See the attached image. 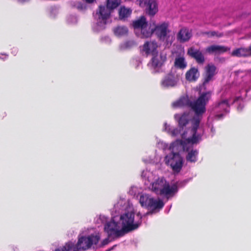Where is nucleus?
I'll return each instance as SVG.
<instances>
[{
  "label": "nucleus",
  "instance_id": "9b49d317",
  "mask_svg": "<svg viewBox=\"0 0 251 251\" xmlns=\"http://www.w3.org/2000/svg\"><path fill=\"white\" fill-rule=\"evenodd\" d=\"M178 78L175 74L170 73L167 74L162 79L161 85L164 88L175 87L177 83Z\"/></svg>",
  "mask_w": 251,
  "mask_h": 251
},
{
  "label": "nucleus",
  "instance_id": "f8f14e48",
  "mask_svg": "<svg viewBox=\"0 0 251 251\" xmlns=\"http://www.w3.org/2000/svg\"><path fill=\"white\" fill-rule=\"evenodd\" d=\"M187 54L191 58L194 59L196 62L199 64H203L205 61L204 56L199 49L191 47L187 50Z\"/></svg>",
  "mask_w": 251,
  "mask_h": 251
},
{
  "label": "nucleus",
  "instance_id": "f257e3e1",
  "mask_svg": "<svg viewBox=\"0 0 251 251\" xmlns=\"http://www.w3.org/2000/svg\"><path fill=\"white\" fill-rule=\"evenodd\" d=\"M211 96L210 92H203L200 94L197 99L193 101H190L188 103L189 106L195 113V115L192 119L191 132L192 137L187 139L189 143L197 144L201 140V135L197 134V130L200 126L202 116L206 112V105L210 100Z\"/></svg>",
  "mask_w": 251,
  "mask_h": 251
},
{
  "label": "nucleus",
  "instance_id": "bb28decb",
  "mask_svg": "<svg viewBox=\"0 0 251 251\" xmlns=\"http://www.w3.org/2000/svg\"><path fill=\"white\" fill-rule=\"evenodd\" d=\"M141 38H147L151 36L153 33V28L151 29L148 25L145 26L140 29Z\"/></svg>",
  "mask_w": 251,
  "mask_h": 251
},
{
  "label": "nucleus",
  "instance_id": "58836bf2",
  "mask_svg": "<svg viewBox=\"0 0 251 251\" xmlns=\"http://www.w3.org/2000/svg\"><path fill=\"white\" fill-rule=\"evenodd\" d=\"M112 249V248L110 249H109V250H108V251H109L111 250Z\"/></svg>",
  "mask_w": 251,
  "mask_h": 251
},
{
  "label": "nucleus",
  "instance_id": "4c0bfd02",
  "mask_svg": "<svg viewBox=\"0 0 251 251\" xmlns=\"http://www.w3.org/2000/svg\"><path fill=\"white\" fill-rule=\"evenodd\" d=\"M223 114H218L217 115V117L219 118V119H220L222 117H223Z\"/></svg>",
  "mask_w": 251,
  "mask_h": 251
},
{
  "label": "nucleus",
  "instance_id": "1a4fd4ad",
  "mask_svg": "<svg viewBox=\"0 0 251 251\" xmlns=\"http://www.w3.org/2000/svg\"><path fill=\"white\" fill-rule=\"evenodd\" d=\"M137 2L140 7H146V12L150 16H154L158 12V4L155 0H137Z\"/></svg>",
  "mask_w": 251,
  "mask_h": 251
},
{
  "label": "nucleus",
  "instance_id": "f3484780",
  "mask_svg": "<svg viewBox=\"0 0 251 251\" xmlns=\"http://www.w3.org/2000/svg\"><path fill=\"white\" fill-rule=\"evenodd\" d=\"M191 37V32L186 28L181 29L177 35V39L180 43L188 41Z\"/></svg>",
  "mask_w": 251,
  "mask_h": 251
},
{
  "label": "nucleus",
  "instance_id": "c9c22d12",
  "mask_svg": "<svg viewBox=\"0 0 251 251\" xmlns=\"http://www.w3.org/2000/svg\"><path fill=\"white\" fill-rule=\"evenodd\" d=\"M135 44V43L133 41H128L126 42V47H128L130 46H132Z\"/></svg>",
  "mask_w": 251,
  "mask_h": 251
},
{
  "label": "nucleus",
  "instance_id": "c756f323",
  "mask_svg": "<svg viewBox=\"0 0 251 251\" xmlns=\"http://www.w3.org/2000/svg\"><path fill=\"white\" fill-rule=\"evenodd\" d=\"M201 34L203 35H207L208 37L216 36L217 37L219 38L223 37L224 35V34L223 33H220L216 31H204L202 32Z\"/></svg>",
  "mask_w": 251,
  "mask_h": 251
},
{
  "label": "nucleus",
  "instance_id": "7ed1b4c3",
  "mask_svg": "<svg viewBox=\"0 0 251 251\" xmlns=\"http://www.w3.org/2000/svg\"><path fill=\"white\" fill-rule=\"evenodd\" d=\"M137 216L139 219L135 221V213L133 211L125 212L120 216L119 224L124 232V235L139 228L142 224V216L139 213Z\"/></svg>",
  "mask_w": 251,
  "mask_h": 251
},
{
  "label": "nucleus",
  "instance_id": "6e6552de",
  "mask_svg": "<svg viewBox=\"0 0 251 251\" xmlns=\"http://www.w3.org/2000/svg\"><path fill=\"white\" fill-rule=\"evenodd\" d=\"M169 24L168 22H164L155 25L153 28V33L159 39V40L166 41L169 43L170 36L168 34L170 32L169 29Z\"/></svg>",
  "mask_w": 251,
  "mask_h": 251
},
{
  "label": "nucleus",
  "instance_id": "f03ea898",
  "mask_svg": "<svg viewBox=\"0 0 251 251\" xmlns=\"http://www.w3.org/2000/svg\"><path fill=\"white\" fill-rule=\"evenodd\" d=\"M151 190L155 194L169 200L178 192V182L170 185L164 177H159L151 183Z\"/></svg>",
  "mask_w": 251,
  "mask_h": 251
},
{
  "label": "nucleus",
  "instance_id": "dca6fc26",
  "mask_svg": "<svg viewBox=\"0 0 251 251\" xmlns=\"http://www.w3.org/2000/svg\"><path fill=\"white\" fill-rule=\"evenodd\" d=\"M228 49L224 46L213 45L207 47L205 51L209 54H221L226 52Z\"/></svg>",
  "mask_w": 251,
  "mask_h": 251
},
{
  "label": "nucleus",
  "instance_id": "4468645a",
  "mask_svg": "<svg viewBox=\"0 0 251 251\" xmlns=\"http://www.w3.org/2000/svg\"><path fill=\"white\" fill-rule=\"evenodd\" d=\"M112 12V11L110 10L106 5L105 6L100 5L99 6L96 14L100 22H102L105 24L106 21L110 17Z\"/></svg>",
  "mask_w": 251,
  "mask_h": 251
},
{
  "label": "nucleus",
  "instance_id": "a878e982",
  "mask_svg": "<svg viewBox=\"0 0 251 251\" xmlns=\"http://www.w3.org/2000/svg\"><path fill=\"white\" fill-rule=\"evenodd\" d=\"M114 34L117 36L126 35L128 33V28L125 26H118L114 28Z\"/></svg>",
  "mask_w": 251,
  "mask_h": 251
},
{
  "label": "nucleus",
  "instance_id": "7c9ffc66",
  "mask_svg": "<svg viewBox=\"0 0 251 251\" xmlns=\"http://www.w3.org/2000/svg\"><path fill=\"white\" fill-rule=\"evenodd\" d=\"M73 246L74 245L72 243H67L61 249H57L55 251H70Z\"/></svg>",
  "mask_w": 251,
  "mask_h": 251
},
{
  "label": "nucleus",
  "instance_id": "4be33fe9",
  "mask_svg": "<svg viewBox=\"0 0 251 251\" xmlns=\"http://www.w3.org/2000/svg\"><path fill=\"white\" fill-rule=\"evenodd\" d=\"M188 153L186 156V159L188 162L191 163H195L198 160V156L199 155V151L197 149H191L187 151Z\"/></svg>",
  "mask_w": 251,
  "mask_h": 251
},
{
  "label": "nucleus",
  "instance_id": "473e14b6",
  "mask_svg": "<svg viewBox=\"0 0 251 251\" xmlns=\"http://www.w3.org/2000/svg\"><path fill=\"white\" fill-rule=\"evenodd\" d=\"M110 238V237H108V236L107 238L103 240L101 243L100 247H104V246L107 245L110 242V241L109 240V238Z\"/></svg>",
  "mask_w": 251,
  "mask_h": 251
},
{
  "label": "nucleus",
  "instance_id": "f704fd0d",
  "mask_svg": "<svg viewBox=\"0 0 251 251\" xmlns=\"http://www.w3.org/2000/svg\"><path fill=\"white\" fill-rule=\"evenodd\" d=\"M179 144L180 145V146H181V144H182V141H176V142L173 143L172 144V146H173V150H174V148L177 145Z\"/></svg>",
  "mask_w": 251,
  "mask_h": 251
},
{
  "label": "nucleus",
  "instance_id": "423d86ee",
  "mask_svg": "<svg viewBox=\"0 0 251 251\" xmlns=\"http://www.w3.org/2000/svg\"><path fill=\"white\" fill-rule=\"evenodd\" d=\"M104 229L108 237L116 238L124 235L119 223H116L113 220L105 224Z\"/></svg>",
  "mask_w": 251,
  "mask_h": 251
},
{
  "label": "nucleus",
  "instance_id": "ddd939ff",
  "mask_svg": "<svg viewBox=\"0 0 251 251\" xmlns=\"http://www.w3.org/2000/svg\"><path fill=\"white\" fill-rule=\"evenodd\" d=\"M157 47L158 45L155 41H146L142 47L141 51L145 52L146 55H154L158 53Z\"/></svg>",
  "mask_w": 251,
  "mask_h": 251
},
{
  "label": "nucleus",
  "instance_id": "aec40b11",
  "mask_svg": "<svg viewBox=\"0 0 251 251\" xmlns=\"http://www.w3.org/2000/svg\"><path fill=\"white\" fill-rule=\"evenodd\" d=\"M229 104L227 100H222L215 106V110L217 112H225L227 113L229 112Z\"/></svg>",
  "mask_w": 251,
  "mask_h": 251
},
{
  "label": "nucleus",
  "instance_id": "393cba45",
  "mask_svg": "<svg viewBox=\"0 0 251 251\" xmlns=\"http://www.w3.org/2000/svg\"><path fill=\"white\" fill-rule=\"evenodd\" d=\"M174 66L176 68L184 69L187 66V63L185 58L183 56H177L176 57L174 62Z\"/></svg>",
  "mask_w": 251,
  "mask_h": 251
},
{
  "label": "nucleus",
  "instance_id": "72a5a7b5",
  "mask_svg": "<svg viewBox=\"0 0 251 251\" xmlns=\"http://www.w3.org/2000/svg\"><path fill=\"white\" fill-rule=\"evenodd\" d=\"M8 57V55L5 53H1L0 54V59L4 60L6 59Z\"/></svg>",
  "mask_w": 251,
  "mask_h": 251
},
{
  "label": "nucleus",
  "instance_id": "b1692460",
  "mask_svg": "<svg viewBox=\"0 0 251 251\" xmlns=\"http://www.w3.org/2000/svg\"><path fill=\"white\" fill-rule=\"evenodd\" d=\"M132 25L134 29H140L148 25V22L145 16H141L138 19L133 21Z\"/></svg>",
  "mask_w": 251,
  "mask_h": 251
},
{
  "label": "nucleus",
  "instance_id": "2f4dec72",
  "mask_svg": "<svg viewBox=\"0 0 251 251\" xmlns=\"http://www.w3.org/2000/svg\"><path fill=\"white\" fill-rule=\"evenodd\" d=\"M76 7L79 10H83L86 8L85 5L80 2L76 4Z\"/></svg>",
  "mask_w": 251,
  "mask_h": 251
},
{
  "label": "nucleus",
  "instance_id": "412c9836",
  "mask_svg": "<svg viewBox=\"0 0 251 251\" xmlns=\"http://www.w3.org/2000/svg\"><path fill=\"white\" fill-rule=\"evenodd\" d=\"M164 206L163 201L161 200H155L151 198L149 201V205L148 208L152 210H160Z\"/></svg>",
  "mask_w": 251,
  "mask_h": 251
},
{
  "label": "nucleus",
  "instance_id": "9d476101",
  "mask_svg": "<svg viewBox=\"0 0 251 251\" xmlns=\"http://www.w3.org/2000/svg\"><path fill=\"white\" fill-rule=\"evenodd\" d=\"M216 67L212 63L207 64L204 67V71L202 74V85H206L214 79L216 74Z\"/></svg>",
  "mask_w": 251,
  "mask_h": 251
},
{
  "label": "nucleus",
  "instance_id": "2eb2a0df",
  "mask_svg": "<svg viewBox=\"0 0 251 251\" xmlns=\"http://www.w3.org/2000/svg\"><path fill=\"white\" fill-rule=\"evenodd\" d=\"M153 57L151 60L152 67L154 68H160L166 60V55L161 53L159 55L156 54L152 55Z\"/></svg>",
  "mask_w": 251,
  "mask_h": 251
},
{
  "label": "nucleus",
  "instance_id": "20e7f679",
  "mask_svg": "<svg viewBox=\"0 0 251 251\" xmlns=\"http://www.w3.org/2000/svg\"><path fill=\"white\" fill-rule=\"evenodd\" d=\"M175 119L177 121L178 127L179 128V132L181 137L187 139L192 137V134L191 132V128H186L191 119V116L189 112H185L182 114H176Z\"/></svg>",
  "mask_w": 251,
  "mask_h": 251
},
{
  "label": "nucleus",
  "instance_id": "39448f33",
  "mask_svg": "<svg viewBox=\"0 0 251 251\" xmlns=\"http://www.w3.org/2000/svg\"><path fill=\"white\" fill-rule=\"evenodd\" d=\"M100 240L99 235L91 234L88 236H82L78 239L76 244L77 249L85 251L90 249L93 245H97Z\"/></svg>",
  "mask_w": 251,
  "mask_h": 251
},
{
  "label": "nucleus",
  "instance_id": "cd10ccee",
  "mask_svg": "<svg viewBox=\"0 0 251 251\" xmlns=\"http://www.w3.org/2000/svg\"><path fill=\"white\" fill-rule=\"evenodd\" d=\"M121 3V0H106V6L111 10L117 8Z\"/></svg>",
  "mask_w": 251,
  "mask_h": 251
},
{
  "label": "nucleus",
  "instance_id": "c85d7f7f",
  "mask_svg": "<svg viewBox=\"0 0 251 251\" xmlns=\"http://www.w3.org/2000/svg\"><path fill=\"white\" fill-rule=\"evenodd\" d=\"M151 198H149L147 195H142L140 196L139 202L141 206L148 208L149 201Z\"/></svg>",
  "mask_w": 251,
  "mask_h": 251
},
{
  "label": "nucleus",
  "instance_id": "6ab92c4d",
  "mask_svg": "<svg viewBox=\"0 0 251 251\" xmlns=\"http://www.w3.org/2000/svg\"><path fill=\"white\" fill-rule=\"evenodd\" d=\"M132 13V9L130 8H126L125 6H121L119 9V19L122 21H127Z\"/></svg>",
  "mask_w": 251,
  "mask_h": 251
},
{
  "label": "nucleus",
  "instance_id": "5701e85b",
  "mask_svg": "<svg viewBox=\"0 0 251 251\" xmlns=\"http://www.w3.org/2000/svg\"><path fill=\"white\" fill-rule=\"evenodd\" d=\"M231 55L233 56L239 57L250 56V52L248 48H240L233 50L231 53Z\"/></svg>",
  "mask_w": 251,
  "mask_h": 251
},
{
  "label": "nucleus",
  "instance_id": "a211bd4d",
  "mask_svg": "<svg viewBox=\"0 0 251 251\" xmlns=\"http://www.w3.org/2000/svg\"><path fill=\"white\" fill-rule=\"evenodd\" d=\"M199 76L200 73L199 70L195 67L191 68L187 71L185 74L186 79L190 82L196 81Z\"/></svg>",
  "mask_w": 251,
  "mask_h": 251
},
{
  "label": "nucleus",
  "instance_id": "e433bc0d",
  "mask_svg": "<svg viewBox=\"0 0 251 251\" xmlns=\"http://www.w3.org/2000/svg\"><path fill=\"white\" fill-rule=\"evenodd\" d=\"M85 1L87 3H92L94 2L95 0H85Z\"/></svg>",
  "mask_w": 251,
  "mask_h": 251
},
{
  "label": "nucleus",
  "instance_id": "0eeeda50",
  "mask_svg": "<svg viewBox=\"0 0 251 251\" xmlns=\"http://www.w3.org/2000/svg\"><path fill=\"white\" fill-rule=\"evenodd\" d=\"M168 157L169 158L166 161V163L170 165L174 172L179 173L183 166V158L178 152H174V151H172L169 156H167L165 159H167Z\"/></svg>",
  "mask_w": 251,
  "mask_h": 251
}]
</instances>
